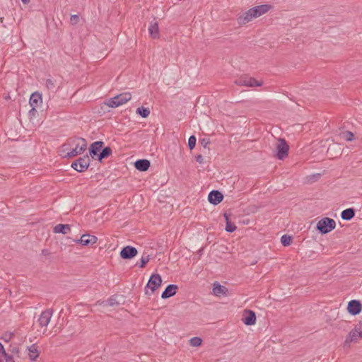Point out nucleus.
<instances>
[{"instance_id":"nucleus-26","label":"nucleus","mask_w":362,"mask_h":362,"mask_svg":"<svg viewBox=\"0 0 362 362\" xmlns=\"http://www.w3.org/2000/svg\"><path fill=\"white\" fill-rule=\"evenodd\" d=\"M112 148L109 146L105 147L101 150L99 155H98V160L102 161L103 159L109 157L112 154Z\"/></svg>"},{"instance_id":"nucleus-25","label":"nucleus","mask_w":362,"mask_h":362,"mask_svg":"<svg viewBox=\"0 0 362 362\" xmlns=\"http://www.w3.org/2000/svg\"><path fill=\"white\" fill-rule=\"evenodd\" d=\"M74 148L72 150L68 151L66 154L64 155V158H70L75 157L78 155H81L83 152L81 151V149L76 146V144H74Z\"/></svg>"},{"instance_id":"nucleus-36","label":"nucleus","mask_w":362,"mask_h":362,"mask_svg":"<svg viewBox=\"0 0 362 362\" xmlns=\"http://www.w3.org/2000/svg\"><path fill=\"white\" fill-rule=\"evenodd\" d=\"M343 137L346 141H351L354 139V135L351 132L346 131V132H344Z\"/></svg>"},{"instance_id":"nucleus-7","label":"nucleus","mask_w":362,"mask_h":362,"mask_svg":"<svg viewBox=\"0 0 362 362\" xmlns=\"http://www.w3.org/2000/svg\"><path fill=\"white\" fill-rule=\"evenodd\" d=\"M289 146L284 139H279L276 146V156L279 160H283L288 156Z\"/></svg>"},{"instance_id":"nucleus-18","label":"nucleus","mask_w":362,"mask_h":362,"mask_svg":"<svg viewBox=\"0 0 362 362\" xmlns=\"http://www.w3.org/2000/svg\"><path fill=\"white\" fill-rule=\"evenodd\" d=\"M150 165V161L146 159H139L134 163L136 169L142 172L146 171Z\"/></svg>"},{"instance_id":"nucleus-40","label":"nucleus","mask_w":362,"mask_h":362,"mask_svg":"<svg viewBox=\"0 0 362 362\" xmlns=\"http://www.w3.org/2000/svg\"><path fill=\"white\" fill-rule=\"evenodd\" d=\"M196 160L197 162H198L199 163H204V158H203V156L202 155H198L196 156Z\"/></svg>"},{"instance_id":"nucleus-14","label":"nucleus","mask_w":362,"mask_h":362,"mask_svg":"<svg viewBox=\"0 0 362 362\" xmlns=\"http://www.w3.org/2000/svg\"><path fill=\"white\" fill-rule=\"evenodd\" d=\"M223 199V195L218 190H212L209 192L208 200L211 204L217 205Z\"/></svg>"},{"instance_id":"nucleus-3","label":"nucleus","mask_w":362,"mask_h":362,"mask_svg":"<svg viewBox=\"0 0 362 362\" xmlns=\"http://www.w3.org/2000/svg\"><path fill=\"white\" fill-rule=\"evenodd\" d=\"M336 227V223L334 219L330 218H323L317 223V229L321 234H326L334 230Z\"/></svg>"},{"instance_id":"nucleus-24","label":"nucleus","mask_w":362,"mask_h":362,"mask_svg":"<svg viewBox=\"0 0 362 362\" xmlns=\"http://www.w3.org/2000/svg\"><path fill=\"white\" fill-rule=\"evenodd\" d=\"M27 349L29 351L30 359L33 361H35V359L39 356V352L37 351L36 344H33L30 346H28Z\"/></svg>"},{"instance_id":"nucleus-17","label":"nucleus","mask_w":362,"mask_h":362,"mask_svg":"<svg viewBox=\"0 0 362 362\" xmlns=\"http://www.w3.org/2000/svg\"><path fill=\"white\" fill-rule=\"evenodd\" d=\"M178 287L175 284H169L165 289L163 291L161 294V298L163 299H166L170 297H172L176 294V291Z\"/></svg>"},{"instance_id":"nucleus-37","label":"nucleus","mask_w":362,"mask_h":362,"mask_svg":"<svg viewBox=\"0 0 362 362\" xmlns=\"http://www.w3.org/2000/svg\"><path fill=\"white\" fill-rule=\"evenodd\" d=\"M199 144L202 145L204 148H206L208 145L210 144V140L208 138H203L199 140Z\"/></svg>"},{"instance_id":"nucleus-15","label":"nucleus","mask_w":362,"mask_h":362,"mask_svg":"<svg viewBox=\"0 0 362 362\" xmlns=\"http://www.w3.org/2000/svg\"><path fill=\"white\" fill-rule=\"evenodd\" d=\"M104 143L102 141H97L92 143L89 148V154L90 156L94 158L95 156H98L99 155V152L101 151Z\"/></svg>"},{"instance_id":"nucleus-32","label":"nucleus","mask_w":362,"mask_h":362,"mask_svg":"<svg viewBox=\"0 0 362 362\" xmlns=\"http://www.w3.org/2000/svg\"><path fill=\"white\" fill-rule=\"evenodd\" d=\"M197 139L194 135L189 136L188 139V147L190 150H192L196 146Z\"/></svg>"},{"instance_id":"nucleus-29","label":"nucleus","mask_w":362,"mask_h":362,"mask_svg":"<svg viewBox=\"0 0 362 362\" xmlns=\"http://www.w3.org/2000/svg\"><path fill=\"white\" fill-rule=\"evenodd\" d=\"M292 238L288 235H284L281 238V243L284 246H288L291 244Z\"/></svg>"},{"instance_id":"nucleus-45","label":"nucleus","mask_w":362,"mask_h":362,"mask_svg":"<svg viewBox=\"0 0 362 362\" xmlns=\"http://www.w3.org/2000/svg\"><path fill=\"white\" fill-rule=\"evenodd\" d=\"M203 251H204V248L202 247L200 250H199L198 253L201 255L202 254Z\"/></svg>"},{"instance_id":"nucleus-43","label":"nucleus","mask_w":362,"mask_h":362,"mask_svg":"<svg viewBox=\"0 0 362 362\" xmlns=\"http://www.w3.org/2000/svg\"><path fill=\"white\" fill-rule=\"evenodd\" d=\"M42 253L43 255H47L49 254V251L47 250H45V249L42 250Z\"/></svg>"},{"instance_id":"nucleus-35","label":"nucleus","mask_w":362,"mask_h":362,"mask_svg":"<svg viewBox=\"0 0 362 362\" xmlns=\"http://www.w3.org/2000/svg\"><path fill=\"white\" fill-rule=\"evenodd\" d=\"M13 337V332H6L3 334L2 337H1V339H2L5 342H9L12 337Z\"/></svg>"},{"instance_id":"nucleus-39","label":"nucleus","mask_w":362,"mask_h":362,"mask_svg":"<svg viewBox=\"0 0 362 362\" xmlns=\"http://www.w3.org/2000/svg\"><path fill=\"white\" fill-rule=\"evenodd\" d=\"M118 304H119V303L116 300V299L115 298L111 297L107 300V305L109 306H114V305H118Z\"/></svg>"},{"instance_id":"nucleus-2","label":"nucleus","mask_w":362,"mask_h":362,"mask_svg":"<svg viewBox=\"0 0 362 362\" xmlns=\"http://www.w3.org/2000/svg\"><path fill=\"white\" fill-rule=\"evenodd\" d=\"M132 98V95L129 92H124L117 95L113 98L107 99L105 104L112 108H115L125 104Z\"/></svg>"},{"instance_id":"nucleus-44","label":"nucleus","mask_w":362,"mask_h":362,"mask_svg":"<svg viewBox=\"0 0 362 362\" xmlns=\"http://www.w3.org/2000/svg\"><path fill=\"white\" fill-rule=\"evenodd\" d=\"M21 1H22V2H23L24 4H28V3L30 1V0H21Z\"/></svg>"},{"instance_id":"nucleus-11","label":"nucleus","mask_w":362,"mask_h":362,"mask_svg":"<svg viewBox=\"0 0 362 362\" xmlns=\"http://www.w3.org/2000/svg\"><path fill=\"white\" fill-rule=\"evenodd\" d=\"M52 314V309H47L42 311L38 318L40 326L42 327H47L50 322Z\"/></svg>"},{"instance_id":"nucleus-21","label":"nucleus","mask_w":362,"mask_h":362,"mask_svg":"<svg viewBox=\"0 0 362 362\" xmlns=\"http://www.w3.org/2000/svg\"><path fill=\"white\" fill-rule=\"evenodd\" d=\"M149 34L151 37L156 39L159 36V29L158 23L155 21H151L148 28Z\"/></svg>"},{"instance_id":"nucleus-23","label":"nucleus","mask_w":362,"mask_h":362,"mask_svg":"<svg viewBox=\"0 0 362 362\" xmlns=\"http://www.w3.org/2000/svg\"><path fill=\"white\" fill-rule=\"evenodd\" d=\"M355 216V209L353 208H349L342 211L341 217L343 220L349 221L352 219Z\"/></svg>"},{"instance_id":"nucleus-1","label":"nucleus","mask_w":362,"mask_h":362,"mask_svg":"<svg viewBox=\"0 0 362 362\" xmlns=\"http://www.w3.org/2000/svg\"><path fill=\"white\" fill-rule=\"evenodd\" d=\"M270 8L271 6L267 4L257 6L250 8L243 14V16L239 17L238 23L239 24H246L247 23L252 21L254 18H257L266 13L269 11Z\"/></svg>"},{"instance_id":"nucleus-19","label":"nucleus","mask_w":362,"mask_h":362,"mask_svg":"<svg viewBox=\"0 0 362 362\" xmlns=\"http://www.w3.org/2000/svg\"><path fill=\"white\" fill-rule=\"evenodd\" d=\"M42 103V95L38 92H35L31 94L29 104L31 107H37L38 105Z\"/></svg>"},{"instance_id":"nucleus-8","label":"nucleus","mask_w":362,"mask_h":362,"mask_svg":"<svg viewBox=\"0 0 362 362\" xmlns=\"http://www.w3.org/2000/svg\"><path fill=\"white\" fill-rule=\"evenodd\" d=\"M235 83L238 86H247V87H254V86H261L262 83L258 82L256 79L248 77V76H243L237 78L235 81Z\"/></svg>"},{"instance_id":"nucleus-33","label":"nucleus","mask_w":362,"mask_h":362,"mask_svg":"<svg viewBox=\"0 0 362 362\" xmlns=\"http://www.w3.org/2000/svg\"><path fill=\"white\" fill-rule=\"evenodd\" d=\"M202 339L200 337H194L190 339V344L192 346H199L201 345Z\"/></svg>"},{"instance_id":"nucleus-12","label":"nucleus","mask_w":362,"mask_h":362,"mask_svg":"<svg viewBox=\"0 0 362 362\" xmlns=\"http://www.w3.org/2000/svg\"><path fill=\"white\" fill-rule=\"evenodd\" d=\"M359 338H362V330L356 326L349 332L345 339V343L357 342Z\"/></svg>"},{"instance_id":"nucleus-38","label":"nucleus","mask_w":362,"mask_h":362,"mask_svg":"<svg viewBox=\"0 0 362 362\" xmlns=\"http://www.w3.org/2000/svg\"><path fill=\"white\" fill-rule=\"evenodd\" d=\"M70 21H71V23L72 25H76V24H77V23H78V21H79V16H78V15H72V16H71V19H70Z\"/></svg>"},{"instance_id":"nucleus-6","label":"nucleus","mask_w":362,"mask_h":362,"mask_svg":"<svg viewBox=\"0 0 362 362\" xmlns=\"http://www.w3.org/2000/svg\"><path fill=\"white\" fill-rule=\"evenodd\" d=\"M90 163V159L88 155H86L74 161L71 167L77 172L82 173L88 168Z\"/></svg>"},{"instance_id":"nucleus-28","label":"nucleus","mask_w":362,"mask_h":362,"mask_svg":"<svg viewBox=\"0 0 362 362\" xmlns=\"http://www.w3.org/2000/svg\"><path fill=\"white\" fill-rule=\"evenodd\" d=\"M136 112L143 118H146L150 115L149 109L143 106L138 107L136 110Z\"/></svg>"},{"instance_id":"nucleus-5","label":"nucleus","mask_w":362,"mask_h":362,"mask_svg":"<svg viewBox=\"0 0 362 362\" xmlns=\"http://www.w3.org/2000/svg\"><path fill=\"white\" fill-rule=\"evenodd\" d=\"M74 144H76V146L83 152L85 151L87 147V142L86 139L81 137H73L69 139L67 142L62 146L63 152H64L65 151H69V147L74 146Z\"/></svg>"},{"instance_id":"nucleus-27","label":"nucleus","mask_w":362,"mask_h":362,"mask_svg":"<svg viewBox=\"0 0 362 362\" xmlns=\"http://www.w3.org/2000/svg\"><path fill=\"white\" fill-rule=\"evenodd\" d=\"M223 216H224V218L226 220V228H225L226 230L229 233H232V232L235 231L237 228H236L235 225L230 221L229 216L226 213H225L223 214Z\"/></svg>"},{"instance_id":"nucleus-42","label":"nucleus","mask_w":362,"mask_h":362,"mask_svg":"<svg viewBox=\"0 0 362 362\" xmlns=\"http://www.w3.org/2000/svg\"><path fill=\"white\" fill-rule=\"evenodd\" d=\"M6 354H7V353L6 352L4 346L0 342V356H1V355H4Z\"/></svg>"},{"instance_id":"nucleus-34","label":"nucleus","mask_w":362,"mask_h":362,"mask_svg":"<svg viewBox=\"0 0 362 362\" xmlns=\"http://www.w3.org/2000/svg\"><path fill=\"white\" fill-rule=\"evenodd\" d=\"M0 362H15L12 356L6 354L0 356Z\"/></svg>"},{"instance_id":"nucleus-41","label":"nucleus","mask_w":362,"mask_h":362,"mask_svg":"<svg viewBox=\"0 0 362 362\" xmlns=\"http://www.w3.org/2000/svg\"><path fill=\"white\" fill-rule=\"evenodd\" d=\"M37 113L36 107H32L31 110L29 111V115L30 116H35Z\"/></svg>"},{"instance_id":"nucleus-10","label":"nucleus","mask_w":362,"mask_h":362,"mask_svg":"<svg viewBox=\"0 0 362 362\" xmlns=\"http://www.w3.org/2000/svg\"><path fill=\"white\" fill-rule=\"evenodd\" d=\"M138 253L136 247L130 245L124 247L120 251V257L123 259H131Z\"/></svg>"},{"instance_id":"nucleus-13","label":"nucleus","mask_w":362,"mask_h":362,"mask_svg":"<svg viewBox=\"0 0 362 362\" xmlns=\"http://www.w3.org/2000/svg\"><path fill=\"white\" fill-rule=\"evenodd\" d=\"M98 238L95 235L89 234H83L79 240H75L76 243H80L82 245H93L97 243Z\"/></svg>"},{"instance_id":"nucleus-20","label":"nucleus","mask_w":362,"mask_h":362,"mask_svg":"<svg viewBox=\"0 0 362 362\" xmlns=\"http://www.w3.org/2000/svg\"><path fill=\"white\" fill-rule=\"evenodd\" d=\"M71 231V227L69 224H57L53 228L54 233H62L66 235Z\"/></svg>"},{"instance_id":"nucleus-4","label":"nucleus","mask_w":362,"mask_h":362,"mask_svg":"<svg viewBox=\"0 0 362 362\" xmlns=\"http://www.w3.org/2000/svg\"><path fill=\"white\" fill-rule=\"evenodd\" d=\"M162 284V278L158 274H153L145 287V293L147 295L152 294L158 289Z\"/></svg>"},{"instance_id":"nucleus-16","label":"nucleus","mask_w":362,"mask_h":362,"mask_svg":"<svg viewBox=\"0 0 362 362\" xmlns=\"http://www.w3.org/2000/svg\"><path fill=\"white\" fill-rule=\"evenodd\" d=\"M242 320L246 325H255L256 322L255 313L250 310H246L245 315H243Z\"/></svg>"},{"instance_id":"nucleus-9","label":"nucleus","mask_w":362,"mask_h":362,"mask_svg":"<svg viewBox=\"0 0 362 362\" xmlns=\"http://www.w3.org/2000/svg\"><path fill=\"white\" fill-rule=\"evenodd\" d=\"M347 311L351 315H357L362 311V303L358 300H351L348 303Z\"/></svg>"},{"instance_id":"nucleus-31","label":"nucleus","mask_w":362,"mask_h":362,"mask_svg":"<svg viewBox=\"0 0 362 362\" xmlns=\"http://www.w3.org/2000/svg\"><path fill=\"white\" fill-rule=\"evenodd\" d=\"M45 86L49 90H54L56 89L55 81L51 78L46 80Z\"/></svg>"},{"instance_id":"nucleus-22","label":"nucleus","mask_w":362,"mask_h":362,"mask_svg":"<svg viewBox=\"0 0 362 362\" xmlns=\"http://www.w3.org/2000/svg\"><path fill=\"white\" fill-rule=\"evenodd\" d=\"M227 291L228 289L218 282L214 284L213 292L214 295L221 296V295H226Z\"/></svg>"},{"instance_id":"nucleus-30","label":"nucleus","mask_w":362,"mask_h":362,"mask_svg":"<svg viewBox=\"0 0 362 362\" xmlns=\"http://www.w3.org/2000/svg\"><path fill=\"white\" fill-rule=\"evenodd\" d=\"M149 260H150V255L144 253L140 259V263L139 264V267L140 268H144L146 266V264L148 262Z\"/></svg>"}]
</instances>
